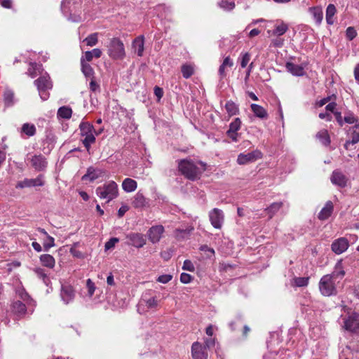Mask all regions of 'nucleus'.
<instances>
[{
  "mask_svg": "<svg viewBox=\"0 0 359 359\" xmlns=\"http://www.w3.org/2000/svg\"><path fill=\"white\" fill-rule=\"evenodd\" d=\"M81 70H82V72L83 73V74L86 77L93 76V75L94 74L93 69L92 68L90 65H89L83 57H81Z\"/></svg>",
  "mask_w": 359,
  "mask_h": 359,
  "instance_id": "nucleus-31",
  "label": "nucleus"
},
{
  "mask_svg": "<svg viewBox=\"0 0 359 359\" xmlns=\"http://www.w3.org/2000/svg\"><path fill=\"white\" fill-rule=\"evenodd\" d=\"M334 114L337 123L339 124L340 126H342L344 121L342 118L341 112L335 111L334 112Z\"/></svg>",
  "mask_w": 359,
  "mask_h": 359,
  "instance_id": "nucleus-59",
  "label": "nucleus"
},
{
  "mask_svg": "<svg viewBox=\"0 0 359 359\" xmlns=\"http://www.w3.org/2000/svg\"><path fill=\"white\" fill-rule=\"evenodd\" d=\"M128 210V207L126 205L121 206L118 210V216L122 217L124 214Z\"/></svg>",
  "mask_w": 359,
  "mask_h": 359,
  "instance_id": "nucleus-62",
  "label": "nucleus"
},
{
  "mask_svg": "<svg viewBox=\"0 0 359 359\" xmlns=\"http://www.w3.org/2000/svg\"><path fill=\"white\" fill-rule=\"evenodd\" d=\"M172 278V275L165 274V275L160 276L158 278L157 281H158L159 283L165 284V283H168L170 280H171Z\"/></svg>",
  "mask_w": 359,
  "mask_h": 359,
  "instance_id": "nucleus-52",
  "label": "nucleus"
},
{
  "mask_svg": "<svg viewBox=\"0 0 359 359\" xmlns=\"http://www.w3.org/2000/svg\"><path fill=\"white\" fill-rule=\"evenodd\" d=\"M118 242V239L117 238H112L108 241L104 245L105 250H109L114 247L115 244Z\"/></svg>",
  "mask_w": 359,
  "mask_h": 359,
  "instance_id": "nucleus-53",
  "label": "nucleus"
},
{
  "mask_svg": "<svg viewBox=\"0 0 359 359\" xmlns=\"http://www.w3.org/2000/svg\"><path fill=\"white\" fill-rule=\"evenodd\" d=\"M183 270L189 271H194L195 270V267L194 264L191 262V261L189 259H186L183 263L182 266Z\"/></svg>",
  "mask_w": 359,
  "mask_h": 359,
  "instance_id": "nucleus-50",
  "label": "nucleus"
},
{
  "mask_svg": "<svg viewBox=\"0 0 359 359\" xmlns=\"http://www.w3.org/2000/svg\"><path fill=\"white\" fill-rule=\"evenodd\" d=\"M12 312L15 314H25L28 312V305L27 304L22 303L20 301L13 302L11 304Z\"/></svg>",
  "mask_w": 359,
  "mask_h": 359,
  "instance_id": "nucleus-22",
  "label": "nucleus"
},
{
  "mask_svg": "<svg viewBox=\"0 0 359 359\" xmlns=\"http://www.w3.org/2000/svg\"><path fill=\"white\" fill-rule=\"evenodd\" d=\"M154 94L158 99L161 98L163 95V89L160 87L156 86L154 88Z\"/></svg>",
  "mask_w": 359,
  "mask_h": 359,
  "instance_id": "nucleus-61",
  "label": "nucleus"
},
{
  "mask_svg": "<svg viewBox=\"0 0 359 359\" xmlns=\"http://www.w3.org/2000/svg\"><path fill=\"white\" fill-rule=\"evenodd\" d=\"M21 130L22 133L29 137L33 136L36 133V128L33 124L24 123Z\"/></svg>",
  "mask_w": 359,
  "mask_h": 359,
  "instance_id": "nucleus-39",
  "label": "nucleus"
},
{
  "mask_svg": "<svg viewBox=\"0 0 359 359\" xmlns=\"http://www.w3.org/2000/svg\"><path fill=\"white\" fill-rule=\"evenodd\" d=\"M192 276L187 273H182L180 275V281L184 284L189 283L192 280Z\"/></svg>",
  "mask_w": 359,
  "mask_h": 359,
  "instance_id": "nucleus-51",
  "label": "nucleus"
},
{
  "mask_svg": "<svg viewBox=\"0 0 359 359\" xmlns=\"http://www.w3.org/2000/svg\"><path fill=\"white\" fill-rule=\"evenodd\" d=\"M204 344L205 345L203 347H205V348H210L216 345V339L215 338H206L204 339Z\"/></svg>",
  "mask_w": 359,
  "mask_h": 359,
  "instance_id": "nucleus-49",
  "label": "nucleus"
},
{
  "mask_svg": "<svg viewBox=\"0 0 359 359\" xmlns=\"http://www.w3.org/2000/svg\"><path fill=\"white\" fill-rule=\"evenodd\" d=\"M4 102L6 107H10L14 104V93L10 90L6 89L4 93Z\"/></svg>",
  "mask_w": 359,
  "mask_h": 359,
  "instance_id": "nucleus-30",
  "label": "nucleus"
},
{
  "mask_svg": "<svg viewBox=\"0 0 359 359\" xmlns=\"http://www.w3.org/2000/svg\"><path fill=\"white\" fill-rule=\"evenodd\" d=\"M97 42V33L91 34L83 40V43H86L88 46H94Z\"/></svg>",
  "mask_w": 359,
  "mask_h": 359,
  "instance_id": "nucleus-41",
  "label": "nucleus"
},
{
  "mask_svg": "<svg viewBox=\"0 0 359 359\" xmlns=\"http://www.w3.org/2000/svg\"><path fill=\"white\" fill-rule=\"evenodd\" d=\"M309 280V277H297L294 278V283L297 287H304L308 285Z\"/></svg>",
  "mask_w": 359,
  "mask_h": 359,
  "instance_id": "nucleus-44",
  "label": "nucleus"
},
{
  "mask_svg": "<svg viewBox=\"0 0 359 359\" xmlns=\"http://www.w3.org/2000/svg\"><path fill=\"white\" fill-rule=\"evenodd\" d=\"M262 157V154L259 150H255L250 153H248V162L255 161L257 159H260Z\"/></svg>",
  "mask_w": 359,
  "mask_h": 359,
  "instance_id": "nucleus-45",
  "label": "nucleus"
},
{
  "mask_svg": "<svg viewBox=\"0 0 359 359\" xmlns=\"http://www.w3.org/2000/svg\"><path fill=\"white\" fill-rule=\"evenodd\" d=\"M1 5L6 8H10L12 6L11 0H1Z\"/></svg>",
  "mask_w": 359,
  "mask_h": 359,
  "instance_id": "nucleus-63",
  "label": "nucleus"
},
{
  "mask_svg": "<svg viewBox=\"0 0 359 359\" xmlns=\"http://www.w3.org/2000/svg\"><path fill=\"white\" fill-rule=\"evenodd\" d=\"M102 175V171L100 169H95L93 167H90L87 170L86 174H85L82 177L83 181L89 180L90 182H93L96 179L101 177Z\"/></svg>",
  "mask_w": 359,
  "mask_h": 359,
  "instance_id": "nucleus-19",
  "label": "nucleus"
},
{
  "mask_svg": "<svg viewBox=\"0 0 359 359\" xmlns=\"http://www.w3.org/2000/svg\"><path fill=\"white\" fill-rule=\"evenodd\" d=\"M32 166L38 171L45 170L47 167V161L46 158L41 155H34L30 158Z\"/></svg>",
  "mask_w": 359,
  "mask_h": 359,
  "instance_id": "nucleus-14",
  "label": "nucleus"
},
{
  "mask_svg": "<svg viewBox=\"0 0 359 359\" xmlns=\"http://www.w3.org/2000/svg\"><path fill=\"white\" fill-rule=\"evenodd\" d=\"M55 240L50 236H48L46 241L43 243V248L46 251H48V250L55 245Z\"/></svg>",
  "mask_w": 359,
  "mask_h": 359,
  "instance_id": "nucleus-46",
  "label": "nucleus"
},
{
  "mask_svg": "<svg viewBox=\"0 0 359 359\" xmlns=\"http://www.w3.org/2000/svg\"><path fill=\"white\" fill-rule=\"evenodd\" d=\"M351 140H347L344 144V147L348 149V145L355 144L359 142V123H356L351 128Z\"/></svg>",
  "mask_w": 359,
  "mask_h": 359,
  "instance_id": "nucleus-25",
  "label": "nucleus"
},
{
  "mask_svg": "<svg viewBox=\"0 0 359 359\" xmlns=\"http://www.w3.org/2000/svg\"><path fill=\"white\" fill-rule=\"evenodd\" d=\"M132 205L135 208H143L148 205V201L142 193L137 192L133 197Z\"/></svg>",
  "mask_w": 359,
  "mask_h": 359,
  "instance_id": "nucleus-21",
  "label": "nucleus"
},
{
  "mask_svg": "<svg viewBox=\"0 0 359 359\" xmlns=\"http://www.w3.org/2000/svg\"><path fill=\"white\" fill-rule=\"evenodd\" d=\"M330 181L333 184L344 188L347 184L348 177L339 170H335L330 176Z\"/></svg>",
  "mask_w": 359,
  "mask_h": 359,
  "instance_id": "nucleus-11",
  "label": "nucleus"
},
{
  "mask_svg": "<svg viewBox=\"0 0 359 359\" xmlns=\"http://www.w3.org/2000/svg\"><path fill=\"white\" fill-rule=\"evenodd\" d=\"M285 67L287 71L294 76H302L304 74V68L300 65L287 62Z\"/></svg>",
  "mask_w": 359,
  "mask_h": 359,
  "instance_id": "nucleus-26",
  "label": "nucleus"
},
{
  "mask_svg": "<svg viewBox=\"0 0 359 359\" xmlns=\"http://www.w3.org/2000/svg\"><path fill=\"white\" fill-rule=\"evenodd\" d=\"M43 184L41 177L39 176L35 179H25L22 181H20L17 183L15 187L17 189H23L26 187H41Z\"/></svg>",
  "mask_w": 359,
  "mask_h": 359,
  "instance_id": "nucleus-13",
  "label": "nucleus"
},
{
  "mask_svg": "<svg viewBox=\"0 0 359 359\" xmlns=\"http://www.w3.org/2000/svg\"><path fill=\"white\" fill-rule=\"evenodd\" d=\"M348 246V241L346 238L341 237L332 242L331 249L335 254L340 255L344 252Z\"/></svg>",
  "mask_w": 359,
  "mask_h": 359,
  "instance_id": "nucleus-12",
  "label": "nucleus"
},
{
  "mask_svg": "<svg viewBox=\"0 0 359 359\" xmlns=\"http://www.w3.org/2000/svg\"><path fill=\"white\" fill-rule=\"evenodd\" d=\"M240 127H241V121L238 118H236L232 123H231V124L229 126V128L227 130V135L233 141L237 140L236 132L239 130Z\"/></svg>",
  "mask_w": 359,
  "mask_h": 359,
  "instance_id": "nucleus-23",
  "label": "nucleus"
},
{
  "mask_svg": "<svg viewBox=\"0 0 359 359\" xmlns=\"http://www.w3.org/2000/svg\"><path fill=\"white\" fill-rule=\"evenodd\" d=\"M319 290L323 296L337 294V290L331 275L323 276L319 282Z\"/></svg>",
  "mask_w": 359,
  "mask_h": 359,
  "instance_id": "nucleus-4",
  "label": "nucleus"
},
{
  "mask_svg": "<svg viewBox=\"0 0 359 359\" xmlns=\"http://www.w3.org/2000/svg\"><path fill=\"white\" fill-rule=\"evenodd\" d=\"M334 210V205L332 201H328L326 202L325 205L322 208L318 215V218L320 220H325L328 219L332 214Z\"/></svg>",
  "mask_w": 359,
  "mask_h": 359,
  "instance_id": "nucleus-18",
  "label": "nucleus"
},
{
  "mask_svg": "<svg viewBox=\"0 0 359 359\" xmlns=\"http://www.w3.org/2000/svg\"><path fill=\"white\" fill-rule=\"evenodd\" d=\"M39 259L43 266L49 269H53L55 266V260L54 257L49 254L41 255Z\"/></svg>",
  "mask_w": 359,
  "mask_h": 359,
  "instance_id": "nucleus-27",
  "label": "nucleus"
},
{
  "mask_svg": "<svg viewBox=\"0 0 359 359\" xmlns=\"http://www.w3.org/2000/svg\"><path fill=\"white\" fill-rule=\"evenodd\" d=\"M316 138L325 146H328L330 144V137L327 130L323 129L320 130L316 134Z\"/></svg>",
  "mask_w": 359,
  "mask_h": 359,
  "instance_id": "nucleus-29",
  "label": "nucleus"
},
{
  "mask_svg": "<svg viewBox=\"0 0 359 359\" xmlns=\"http://www.w3.org/2000/svg\"><path fill=\"white\" fill-rule=\"evenodd\" d=\"M144 45V37L143 36H137L133 41L132 48L134 50L135 53H137V55L140 57L143 55Z\"/></svg>",
  "mask_w": 359,
  "mask_h": 359,
  "instance_id": "nucleus-20",
  "label": "nucleus"
},
{
  "mask_svg": "<svg viewBox=\"0 0 359 359\" xmlns=\"http://www.w3.org/2000/svg\"><path fill=\"white\" fill-rule=\"evenodd\" d=\"M209 217L211 224L215 229H221L224 222V214L221 210L218 208H214L212 211L210 212Z\"/></svg>",
  "mask_w": 359,
  "mask_h": 359,
  "instance_id": "nucleus-9",
  "label": "nucleus"
},
{
  "mask_svg": "<svg viewBox=\"0 0 359 359\" xmlns=\"http://www.w3.org/2000/svg\"><path fill=\"white\" fill-rule=\"evenodd\" d=\"M354 76L355 80L359 83V63L355 67Z\"/></svg>",
  "mask_w": 359,
  "mask_h": 359,
  "instance_id": "nucleus-64",
  "label": "nucleus"
},
{
  "mask_svg": "<svg viewBox=\"0 0 359 359\" xmlns=\"http://www.w3.org/2000/svg\"><path fill=\"white\" fill-rule=\"evenodd\" d=\"M193 230H194V228L192 226H189V227L186 228L185 229H176V231L177 233H180L189 234Z\"/></svg>",
  "mask_w": 359,
  "mask_h": 359,
  "instance_id": "nucleus-60",
  "label": "nucleus"
},
{
  "mask_svg": "<svg viewBox=\"0 0 359 359\" xmlns=\"http://www.w3.org/2000/svg\"><path fill=\"white\" fill-rule=\"evenodd\" d=\"M72 114V110L70 107L63 106L59 108L57 116L65 119H69Z\"/></svg>",
  "mask_w": 359,
  "mask_h": 359,
  "instance_id": "nucleus-36",
  "label": "nucleus"
},
{
  "mask_svg": "<svg viewBox=\"0 0 359 359\" xmlns=\"http://www.w3.org/2000/svg\"><path fill=\"white\" fill-rule=\"evenodd\" d=\"M200 250L203 251V252H208V254L207 256L209 258H210L212 256H213L215 255L214 249L209 248L206 245H201L200 247Z\"/></svg>",
  "mask_w": 359,
  "mask_h": 359,
  "instance_id": "nucleus-54",
  "label": "nucleus"
},
{
  "mask_svg": "<svg viewBox=\"0 0 359 359\" xmlns=\"http://www.w3.org/2000/svg\"><path fill=\"white\" fill-rule=\"evenodd\" d=\"M337 9L334 4H329L326 9V21L329 25L333 24L332 18L336 13Z\"/></svg>",
  "mask_w": 359,
  "mask_h": 359,
  "instance_id": "nucleus-35",
  "label": "nucleus"
},
{
  "mask_svg": "<svg viewBox=\"0 0 359 359\" xmlns=\"http://www.w3.org/2000/svg\"><path fill=\"white\" fill-rule=\"evenodd\" d=\"M108 54L114 60H122L126 55L124 45L118 38L111 40L108 46Z\"/></svg>",
  "mask_w": 359,
  "mask_h": 359,
  "instance_id": "nucleus-3",
  "label": "nucleus"
},
{
  "mask_svg": "<svg viewBox=\"0 0 359 359\" xmlns=\"http://www.w3.org/2000/svg\"><path fill=\"white\" fill-rule=\"evenodd\" d=\"M182 76L185 79H189L194 74V68L189 65H183L181 68Z\"/></svg>",
  "mask_w": 359,
  "mask_h": 359,
  "instance_id": "nucleus-40",
  "label": "nucleus"
},
{
  "mask_svg": "<svg viewBox=\"0 0 359 359\" xmlns=\"http://www.w3.org/2000/svg\"><path fill=\"white\" fill-rule=\"evenodd\" d=\"M282 202H276L272 203L269 207L266 209V214L269 215V218H271L282 207Z\"/></svg>",
  "mask_w": 359,
  "mask_h": 359,
  "instance_id": "nucleus-37",
  "label": "nucleus"
},
{
  "mask_svg": "<svg viewBox=\"0 0 359 359\" xmlns=\"http://www.w3.org/2000/svg\"><path fill=\"white\" fill-rule=\"evenodd\" d=\"M287 29L288 27L287 25L281 23L280 25L276 26L272 33L273 35L281 36L287 32Z\"/></svg>",
  "mask_w": 359,
  "mask_h": 359,
  "instance_id": "nucleus-43",
  "label": "nucleus"
},
{
  "mask_svg": "<svg viewBox=\"0 0 359 359\" xmlns=\"http://www.w3.org/2000/svg\"><path fill=\"white\" fill-rule=\"evenodd\" d=\"M70 253L74 257H77V258H83V253L81 252H80L79 250H76V248L74 247H72L70 248Z\"/></svg>",
  "mask_w": 359,
  "mask_h": 359,
  "instance_id": "nucleus-57",
  "label": "nucleus"
},
{
  "mask_svg": "<svg viewBox=\"0 0 359 359\" xmlns=\"http://www.w3.org/2000/svg\"><path fill=\"white\" fill-rule=\"evenodd\" d=\"M191 355L193 359H208V352L205 347L198 341L194 342L191 345Z\"/></svg>",
  "mask_w": 359,
  "mask_h": 359,
  "instance_id": "nucleus-10",
  "label": "nucleus"
},
{
  "mask_svg": "<svg viewBox=\"0 0 359 359\" xmlns=\"http://www.w3.org/2000/svg\"><path fill=\"white\" fill-rule=\"evenodd\" d=\"M309 11L313 15L317 24H320L323 20V10L320 7H311L309 8Z\"/></svg>",
  "mask_w": 359,
  "mask_h": 359,
  "instance_id": "nucleus-32",
  "label": "nucleus"
},
{
  "mask_svg": "<svg viewBox=\"0 0 359 359\" xmlns=\"http://www.w3.org/2000/svg\"><path fill=\"white\" fill-rule=\"evenodd\" d=\"M17 293L20 298L28 305V312L30 313L34 311V308L36 306V302L31 298L29 294L25 290V289L22 288L17 291Z\"/></svg>",
  "mask_w": 359,
  "mask_h": 359,
  "instance_id": "nucleus-15",
  "label": "nucleus"
},
{
  "mask_svg": "<svg viewBox=\"0 0 359 359\" xmlns=\"http://www.w3.org/2000/svg\"><path fill=\"white\" fill-rule=\"evenodd\" d=\"M96 194L100 198L107 199L110 201L118 196V186L114 181L105 183L103 186L96 189Z\"/></svg>",
  "mask_w": 359,
  "mask_h": 359,
  "instance_id": "nucleus-2",
  "label": "nucleus"
},
{
  "mask_svg": "<svg viewBox=\"0 0 359 359\" xmlns=\"http://www.w3.org/2000/svg\"><path fill=\"white\" fill-rule=\"evenodd\" d=\"M250 108L256 117L261 119H266L268 118L269 114L263 107L256 104H252Z\"/></svg>",
  "mask_w": 359,
  "mask_h": 359,
  "instance_id": "nucleus-24",
  "label": "nucleus"
},
{
  "mask_svg": "<svg viewBox=\"0 0 359 359\" xmlns=\"http://www.w3.org/2000/svg\"><path fill=\"white\" fill-rule=\"evenodd\" d=\"M332 276V278L334 279V278H337L338 277H343L344 275H345V271L343 269V266H342V260L340 259L339 260L336 265H335V268H334V271L330 274Z\"/></svg>",
  "mask_w": 359,
  "mask_h": 359,
  "instance_id": "nucleus-34",
  "label": "nucleus"
},
{
  "mask_svg": "<svg viewBox=\"0 0 359 359\" xmlns=\"http://www.w3.org/2000/svg\"><path fill=\"white\" fill-rule=\"evenodd\" d=\"M226 109L229 114H234L236 111V107L233 102H227Z\"/></svg>",
  "mask_w": 359,
  "mask_h": 359,
  "instance_id": "nucleus-55",
  "label": "nucleus"
},
{
  "mask_svg": "<svg viewBox=\"0 0 359 359\" xmlns=\"http://www.w3.org/2000/svg\"><path fill=\"white\" fill-rule=\"evenodd\" d=\"M128 238L131 242V244L135 248H140L143 247L146 243V239L144 236L138 233H130Z\"/></svg>",
  "mask_w": 359,
  "mask_h": 359,
  "instance_id": "nucleus-17",
  "label": "nucleus"
},
{
  "mask_svg": "<svg viewBox=\"0 0 359 359\" xmlns=\"http://www.w3.org/2000/svg\"><path fill=\"white\" fill-rule=\"evenodd\" d=\"M206 165L201 161L191 159H182L178 163L181 173L188 180L194 181L205 171Z\"/></svg>",
  "mask_w": 359,
  "mask_h": 359,
  "instance_id": "nucleus-1",
  "label": "nucleus"
},
{
  "mask_svg": "<svg viewBox=\"0 0 359 359\" xmlns=\"http://www.w3.org/2000/svg\"><path fill=\"white\" fill-rule=\"evenodd\" d=\"M86 286L88 288V294L90 297H92L95 290V286L94 283L90 280L88 279L86 281Z\"/></svg>",
  "mask_w": 359,
  "mask_h": 359,
  "instance_id": "nucleus-48",
  "label": "nucleus"
},
{
  "mask_svg": "<svg viewBox=\"0 0 359 359\" xmlns=\"http://www.w3.org/2000/svg\"><path fill=\"white\" fill-rule=\"evenodd\" d=\"M61 298L66 303L68 304L72 301L75 297V292L70 285H63L61 289Z\"/></svg>",
  "mask_w": 359,
  "mask_h": 359,
  "instance_id": "nucleus-16",
  "label": "nucleus"
},
{
  "mask_svg": "<svg viewBox=\"0 0 359 359\" xmlns=\"http://www.w3.org/2000/svg\"><path fill=\"white\" fill-rule=\"evenodd\" d=\"M344 122L347 123H354L356 121V119L353 114H349L347 116H345L344 118Z\"/></svg>",
  "mask_w": 359,
  "mask_h": 359,
  "instance_id": "nucleus-56",
  "label": "nucleus"
},
{
  "mask_svg": "<svg viewBox=\"0 0 359 359\" xmlns=\"http://www.w3.org/2000/svg\"><path fill=\"white\" fill-rule=\"evenodd\" d=\"M237 162L240 165H245L247 163V155L241 154L237 159Z\"/></svg>",
  "mask_w": 359,
  "mask_h": 359,
  "instance_id": "nucleus-58",
  "label": "nucleus"
},
{
  "mask_svg": "<svg viewBox=\"0 0 359 359\" xmlns=\"http://www.w3.org/2000/svg\"><path fill=\"white\" fill-rule=\"evenodd\" d=\"M343 327L351 332L359 331V316H345L343 318Z\"/></svg>",
  "mask_w": 359,
  "mask_h": 359,
  "instance_id": "nucleus-7",
  "label": "nucleus"
},
{
  "mask_svg": "<svg viewBox=\"0 0 359 359\" xmlns=\"http://www.w3.org/2000/svg\"><path fill=\"white\" fill-rule=\"evenodd\" d=\"M218 5L224 11H231L235 7V4L231 0H222L218 3Z\"/></svg>",
  "mask_w": 359,
  "mask_h": 359,
  "instance_id": "nucleus-42",
  "label": "nucleus"
},
{
  "mask_svg": "<svg viewBox=\"0 0 359 359\" xmlns=\"http://www.w3.org/2000/svg\"><path fill=\"white\" fill-rule=\"evenodd\" d=\"M42 70L41 65H39L36 63H30V67L28 69V74L32 77L34 78L38 75V74H41Z\"/></svg>",
  "mask_w": 359,
  "mask_h": 359,
  "instance_id": "nucleus-38",
  "label": "nucleus"
},
{
  "mask_svg": "<svg viewBox=\"0 0 359 359\" xmlns=\"http://www.w3.org/2000/svg\"><path fill=\"white\" fill-rule=\"evenodd\" d=\"M102 55V51L99 48H95L90 51L85 52L83 57L87 62H90L93 57L99 58Z\"/></svg>",
  "mask_w": 359,
  "mask_h": 359,
  "instance_id": "nucleus-33",
  "label": "nucleus"
},
{
  "mask_svg": "<svg viewBox=\"0 0 359 359\" xmlns=\"http://www.w3.org/2000/svg\"><path fill=\"white\" fill-rule=\"evenodd\" d=\"M34 83L37 87L41 98L43 100H46L49 97V93L47 90L53 87L49 75L46 73L35 80Z\"/></svg>",
  "mask_w": 359,
  "mask_h": 359,
  "instance_id": "nucleus-5",
  "label": "nucleus"
},
{
  "mask_svg": "<svg viewBox=\"0 0 359 359\" xmlns=\"http://www.w3.org/2000/svg\"><path fill=\"white\" fill-rule=\"evenodd\" d=\"M346 35L347 39L351 41L357 36V32L353 27H348L346 29Z\"/></svg>",
  "mask_w": 359,
  "mask_h": 359,
  "instance_id": "nucleus-47",
  "label": "nucleus"
},
{
  "mask_svg": "<svg viewBox=\"0 0 359 359\" xmlns=\"http://www.w3.org/2000/svg\"><path fill=\"white\" fill-rule=\"evenodd\" d=\"M137 187V182L131 178H126L122 183V188L126 192L134 191Z\"/></svg>",
  "mask_w": 359,
  "mask_h": 359,
  "instance_id": "nucleus-28",
  "label": "nucleus"
},
{
  "mask_svg": "<svg viewBox=\"0 0 359 359\" xmlns=\"http://www.w3.org/2000/svg\"><path fill=\"white\" fill-rule=\"evenodd\" d=\"M81 135L85 138L82 140L84 147L88 150L90 144L95 142V137L93 133L95 129L93 125L87 122H82L79 126Z\"/></svg>",
  "mask_w": 359,
  "mask_h": 359,
  "instance_id": "nucleus-6",
  "label": "nucleus"
},
{
  "mask_svg": "<svg viewBox=\"0 0 359 359\" xmlns=\"http://www.w3.org/2000/svg\"><path fill=\"white\" fill-rule=\"evenodd\" d=\"M165 229L162 225L152 226L148 230V238L152 243L155 244L160 241Z\"/></svg>",
  "mask_w": 359,
  "mask_h": 359,
  "instance_id": "nucleus-8",
  "label": "nucleus"
}]
</instances>
